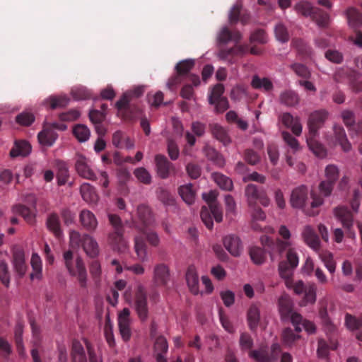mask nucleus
<instances>
[{
  "mask_svg": "<svg viewBox=\"0 0 362 362\" xmlns=\"http://www.w3.org/2000/svg\"><path fill=\"white\" fill-rule=\"evenodd\" d=\"M279 275L284 279L285 285L288 288L293 289L297 295H303L300 305L305 306L313 304L316 301V286L315 284H304L299 280L293 281L291 271L284 268V264L279 266Z\"/></svg>",
  "mask_w": 362,
  "mask_h": 362,
  "instance_id": "obj_1",
  "label": "nucleus"
},
{
  "mask_svg": "<svg viewBox=\"0 0 362 362\" xmlns=\"http://www.w3.org/2000/svg\"><path fill=\"white\" fill-rule=\"evenodd\" d=\"M327 117V113L325 110H319L313 112L309 117V132L306 138L309 148L318 157L323 158L326 156L325 148L315 140L317 130Z\"/></svg>",
  "mask_w": 362,
  "mask_h": 362,
  "instance_id": "obj_2",
  "label": "nucleus"
},
{
  "mask_svg": "<svg viewBox=\"0 0 362 362\" xmlns=\"http://www.w3.org/2000/svg\"><path fill=\"white\" fill-rule=\"evenodd\" d=\"M125 301L132 305L141 321H146L148 317L147 293L144 286L138 284L134 290L128 288L124 293Z\"/></svg>",
  "mask_w": 362,
  "mask_h": 362,
  "instance_id": "obj_3",
  "label": "nucleus"
},
{
  "mask_svg": "<svg viewBox=\"0 0 362 362\" xmlns=\"http://www.w3.org/2000/svg\"><path fill=\"white\" fill-rule=\"evenodd\" d=\"M65 267L69 274L75 278L81 287H85L87 283V272L81 257H74L71 250L63 254Z\"/></svg>",
  "mask_w": 362,
  "mask_h": 362,
  "instance_id": "obj_4",
  "label": "nucleus"
},
{
  "mask_svg": "<svg viewBox=\"0 0 362 362\" xmlns=\"http://www.w3.org/2000/svg\"><path fill=\"white\" fill-rule=\"evenodd\" d=\"M139 223L137 227L143 234L146 235L149 243L153 245H157L159 243V238L157 234L148 231L146 228L148 227L153 222L151 211L146 206H140L137 210Z\"/></svg>",
  "mask_w": 362,
  "mask_h": 362,
  "instance_id": "obj_5",
  "label": "nucleus"
},
{
  "mask_svg": "<svg viewBox=\"0 0 362 362\" xmlns=\"http://www.w3.org/2000/svg\"><path fill=\"white\" fill-rule=\"evenodd\" d=\"M334 184L333 182L323 180L319 185V194L315 190H312L311 201L310 203V209L307 210L308 214L310 216H315L318 214V211L315 209L323 204L324 199L322 197H327L331 194Z\"/></svg>",
  "mask_w": 362,
  "mask_h": 362,
  "instance_id": "obj_6",
  "label": "nucleus"
},
{
  "mask_svg": "<svg viewBox=\"0 0 362 362\" xmlns=\"http://www.w3.org/2000/svg\"><path fill=\"white\" fill-rule=\"evenodd\" d=\"M110 222L115 229V232L110 233L108 236V243L113 250L123 252L127 249V242L122 236V226L119 218L116 215L109 214Z\"/></svg>",
  "mask_w": 362,
  "mask_h": 362,
  "instance_id": "obj_7",
  "label": "nucleus"
},
{
  "mask_svg": "<svg viewBox=\"0 0 362 362\" xmlns=\"http://www.w3.org/2000/svg\"><path fill=\"white\" fill-rule=\"evenodd\" d=\"M294 8L298 13L304 16H310L320 27H325L329 22V16L327 13H321L308 1H301L296 4Z\"/></svg>",
  "mask_w": 362,
  "mask_h": 362,
  "instance_id": "obj_8",
  "label": "nucleus"
},
{
  "mask_svg": "<svg viewBox=\"0 0 362 362\" xmlns=\"http://www.w3.org/2000/svg\"><path fill=\"white\" fill-rule=\"evenodd\" d=\"M311 192L303 185L294 189L291 195L290 202L294 208H303L305 206L309 197L311 199Z\"/></svg>",
  "mask_w": 362,
  "mask_h": 362,
  "instance_id": "obj_9",
  "label": "nucleus"
},
{
  "mask_svg": "<svg viewBox=\"0 0 362 362\" xmlns=\"http://www.w3.org/2000/svg\"><path fill=\"white\" fill-rule=\"evenodd\" d=\"M130 310L124 308L118 315V325L120 334L124 341H128L131 337Z\"/></svg>",
  "mask_w": 362,
  "mask_h": 362,
  "instance_id": "obj_10",
  "label": "nucleus"
},
{
  "mask_svg": "<svg viewBox=\"0 0 362 362\" xmlns=\"http://www.w3.org/2000/svg\"><path fill=\"white\" fill-rule=\"evenodd\" d=\"M278 235L279 238L276 240V247L280 252H284L293 245L291 233L285 225H281L279 227Z\"/></svg>",
  "mask_w": 362,
  "mask_h": 362,
  "instance_id": "obj_11",
  "label": "nucleus"
},
{
  "mask_svg": "<svg viewBox=\"0 0 362 362\" xmlns=\"http://www.w3.org/2000/svg\"><path fill=\"white\" fill-rule=\"evenodd\" d=\"M291 321L295 327L296 332L298 333L300 332L303 328L309 334H314L316 331L315 324L303 319L302 316L298 313H293L291 316Z\"/></svg>",
  "mask_w": 362,
  "mask_h": 362,
  "instance_id": "obj_12",
  "label": "nucleus"
},
{
  "mask_svg": "<svg viewBox=\"0 0 362 362\" xmlns=\"http://www.w3.org/2000/svg\"><path fill=\"white\" fill-rule=\"evenodd\" d=\"M218 192L215 190L202 194V198L208 204L214 219L217 222H221L223 219V214L221 209L215 204Z\"/></svg>",
  "mask_w": 362,
  "mask_h": 362,
  "instance_id": "obj_13",
  "label": "nucleus"
},
{
  "mask_svg": "<svg viewBox=\"0 0 362 362\" xmlns=\"http://www.w3.org/2000/svg\"><path fill=\"white\" fill-rule=\"evenodd\" d=\"M12 266L14 272L20 277L23 276L28 271L25 253L23 250H16L13 255Z\"/></svg>",
  "mask_w": 362,
  "mask_h": 362,
  "instance_id": "obj_14",
  "label": "nucleus"
},
{
  "mask_svg": "<svg viewBox=\"0 0 362 362\" xmlns=\"http://www.w3.org/2000/svg\"><path fill=\"white\" fill-rule=\"evenodd\" d=\"M301 235L304 242L310 247L315 251L319 250L320 241L318 235L316 234L314 228L311 226L307 225L304 226Z\"/></svg>",
  "mask_w": 362,
  "mask_h": 362,
  "instance_id": "obj_15",
  "label": "nucleus"
},
{
  "mask_svg": "<svg viewBox=\"0 0 362 362\" xmlns=\"http://www.w3.org/2000/svg\"><path fill=\"white\" fill-rule=\"evenodd\" d=\"M76 170L78 175L83 178L89 180L96 179V175L90 168L87 158L83 156H78L76 162Z\"/></svg>",
  "mask_w": 362,
  "mask_h": 362,
  "instance_id": "obj_16",
  "label": "nucleus"
},
{
  "mask_svg": "<svg viewBox=\"0 0 362 362\" xmlns=\"http://www.w3.org/2000/svg\"><path fill=\"white\" fill-rule=\"evenodd\" d=\"M153 281L157 286H166L170 281L168 267L163 264H158L153 270Z\"/></svg>",
  "mask_w": 362,
  "mask_h": 362,
  "instance_id": "obj_17",
  "label": "nucleus"
},
{
  "mask_svg": "<svg viewBox=\"0 0 362 362\" xmlns=\"http://www.w3.org/2000/svg\"><path fill=\"white\" fill-rule=\"evenodd\" d=\"M281 351L280 346L279 344H274L272 346V356L269 357L267 356L264 350L253 351L250 352V356L256 362H271L272 359L276 358Z\"/></svg>",
  "mask_w": 362,
  "mask_h": 362,
  "instance_id": "obj_18",
  "label": "nucleus"
},
{
  "mask_svg": "<svg viewBox=\"0 0 362 362\" xmlns=\"http://www.w3.org/2000/svg\"><path fill=\"white\" fill-rule=\"evenodd\" d=\"M185 279L189 291L194 295H199L201 293L199 288V279L194 267H190L188 268L186 272Z\"/></svg>",
  "mask_w": 362,
  "mask_h": 362,
  "instance_id": "obj_19",
  "label": "nucleus"
},
{
  "mask_svg": "<svg viewBox=\"0 0 362 362\" xmlns=\"http://www.w3.org/2000/svg\"><path fill=\"white\" fill-rule=\"evenodd\" d=\"M30 265L32 272L30 274L31 281H40L42 279V262L40 255L33 252L30 258Z\"/></svg>",
  "mask_w": 362,
  "mask_h": 362,
  "instance_id": "obj_20",
  "label": "nucleus"
},
{
  "mask_svg": "<svg viewBox=\"0 0 362 362\" xmlns=\"http://www.w3.org/2000/svg\"><path fill=\"white\" fill-rule=\"evenodd\" d=\"M80 222L83 227L89 231H94L98 225V220L93 212L89 210H82L79 216Z\"/></svg>",
  "mask_w": 362,
  "mask_h": 362,
  "instance_id": "obj_21",
  "label": "nucleus"
},
{
  "mask_svg": "<svg viewBox=\"0 0 362 362\" xmlns=\"http://www.w3.org/2000/svg\"><path fill=\"white\" fill-rule=\"evenodd\" d=\"M226 249L233 256H239L243 250V246L239 238L234 235H227L223 239Z\"/></svg>",
  "mask_w": 362,
  "mask_h": 362,
  "instance_id": "obj_22",
  "label": "nucleus"
},
{
  "mask_svg": "<svg viewBox=\"0 0 362 362\" xmlns=\"http://www.w3.org/2000/svg\"><path fill=\"white\" fill-rule=\"evenodd\" d=\"M84 252L89 257H94L99 253V247L95 239L87 234L82 236L81 244Z\"/></svg>",
  "mask_w": 362,
  "mask_h": 362,
  "instance_id": "obj_23",
  "label": "nucleus"
},
{
  "mask_svg": "<svg viewBox=\"0 0 362 362\" xmlns=\"http://www.w3.org/2000/svg\"><path fill=\"white\" fill-rule=\"evenodd\" d=\"M334 216L339 219L343 226L349 230L353 226V216L351 213L344 206H339L334 210Z\"/></svg>",
  "mask_w": 362,
  "mask_h": 362,
  "instance_id": "obj_24",
  "label": "nucleus"
},
{
  "mask_svg": "<svg viewBox=\"0 0 362 362\" xmlns=\"http://www.w3.org/2000/svg\"><path fill=\"white\" fill-rule=\"evenodd\" d=\"M282 123L290 128L293 134L299 136L302 132V125L298 117H293L288 113H284L281 117Z\"/></svg>",
  "mask_w": 362,
  "mask_h": 362,
  "instance_id": "obj_25",
  "label": "nucleus"
},
{
  "mask_svg": "<svg viewBox=\"0 0 362 362\" xmlns=\"http://www.w3.org/2000/svg\"><path fill=\"white\" fill-rule=\"evenodd\" d=\"M37 137L42 146H51L55 142L57 135L52 128L46 127L38 134Z\"/></svg>",
  "mask_w": 362,
  "mask_h": 362,
  "instance_id": "obj_26",
  "label": "nucleus"
},
{
  "mask_svg": "<svg viewBox=\"0 0 362 362\" xmlns=\"http://www.w3.org/2000/svg\"><path fill=\"white\" fill-rule=\"evenodd\" d=\"M33 209L28 208L23 205H16L13 207L14 214H19L29 223H32L35 219V198L33 197Z\"/></svg>",
  "mask_w": 362,
  "mask_h": 362,
  "instance_id": "obj_27",
  "label": "nucleus"
},
{
  "mask_svg": "<svg viewBox=\"0 0 362 362\" xmlns=\"http://www.w3.org/2000/svg\"><path fill=\"white\" fill-rule=\"evenodd\" d=\"M154 349L156 353L157 362H166L165 358L163 356V354H165L168 349L166 339L162 336L158 337L156 340ZM177 362L182 361L177 360Z\"/></svg>",
  "mask_w": 362,
  "mask_h": 362,
  "instance_id": "obj_28",
  "label": "nucleus"
},
{
  "mask_svg": "<svg viewBox=\"0 0 362 362\" xmlns=\"http://www.w3.org/2000/svg\"><path fill=\"white\" fill-rule=\"evenodd\" d=\"M349 27L356 29L362 25V14L354 8H349L346 11Z\"/></svg>",
  "mask_w": 362,
  "mask_h": 362,
  "instance_id": "obj_29",
  "label": "nucleus"
},
{
  "mask_svg": "<svg viewBox=\"0 0 362 362\" xmlns=\"http://www.w3.org/2000/svg\"><path fill=\"white\" fill-rule=\"evenodd\" d=\"M179 194L187 204H192L195 201L196 190L193 189V186L190 183L181 185L179 188Z\"/></svg>",
  "mask_w": 362,
  "mask_h": 362,
  "instance_id": "obj_30",
  "label": "nucleus"
},
{
  "mask_svg": "<svg viewBox=\"0 0 362 362\" xmlns=\"http://www.w3.org/2000/svg\"><path fill=\"white\" fill-rule=\"evenodd\" d=\"M81 194L83 199L88 204H96L98 196L94 188L88 183H83L81 186Z\"/></svg>",
  "mask_w": 362,
  "mask_h": 362,
  "instance_id": "obj_31",
  "label": "nucleus"
},
{
  "mask_svg": "<svg viewBox=\"0 0 362 362\" xmlns=\"http://www.w3.org/2000/svg\"><path fill=\"white\" fill-rule=\"evenodd\" d=\"M247 320L250 329H255L259 323L260 320V311L256 305H252L247 315Z\"/></svg>",
  "mask_w": 362,
  "mask_h": 362,
  "instance_id": "obj_32",
  "label": "nucleus"
},
{
  "mask_svg": "<svg viewBox=\"0 0 362 362\" xmlns=\"http://www.w3.org/2000/svg\"><path fill=\"white\" fill-rule=\"evenodd\" d=\"M69 98L65 95H52L45 100L43 104L51 109L63 107L68 105Z\"/></svg>",
  "mask_w": 362,
  "mask_h": 362,
  "instance_id": "obj_33",
  "label": "nucleus"
},
{
  "mask_svg": "<svg viewBox=\"0 0 362 362\" xmlns=\"http://www.w3.org/2000/svg\"><path fill=\"white\" fill-rule=\"evenodd\" d=\"M31 152L30 144L25 141L16 142L14 147L11 150V157L26 156Z\"/></svg>",
  "mask_w": 362,
  "mask_h": 362,
  "instance_id": "obj_34",
  "label": "nucleus"
},
{
  "mask_svg": "<svg viewBox=\"0 0 362 362\" xmlns=\"http://www.w3.org/2000/svg\"><path fill=\"white\" fill-rule=\"evenodd\" d=\"M288 249V250L286 254V259L288 265H286L284 262H281L279 264V267L280 266L281 264H284V268L286 269L291 271L292 276L293 269H295L298 265L299 258L297 252L293 248H291V247H290Z\"/></svg>",
  "mask_w": 362,
  "mask_h": 362,
  "instance_id": "obj_35",
  "label": "nucleus"
},
{
  "mask_svg": "<svg viewBox=\"0 0 362 362\" xmlns=\"http://www.w3.org/2000/svg\"><path fill=\"white\" fill-rule=\"evenodd\" d=\"M292 303L288 296L283 295L279 299V310L282 317L293 313L291 312Z\"/></svg>",
  "mask_w": 362,
  "mask_h": 362,
  "instance_id": "obj_36",
  "label": "nucleus"
},
{
  "mask_svg": "<svg viewBox=\"0 0 362 362\" xmlns=\"http://www.w3.org/2000/svg\"><path fill=\"white\" fill-rule=\"evenodd\" d=\"M156 163L159 175L162 178L167 177L169 174L170 164L166 158L163 156L158 155L156 156Z\"/></svg>",
  "mask_w": 362,
  "mask_h": 362,
  "instance_id": "obj_37",
  "label": "nucleus"
},
{
  "mask_svg": "<svg viewBox=\"0 0 362 362\" xmlns=\"http://www.w3.org/2000/svg\"><path fill=\"white\" fill-rule=\"evenodd\" d=\"M47 226L56 237L60 238L62 235L60 222L58 216L56 214H51L49 216L47 221Z\"/></svg>",
  "mask_w": 362,
  "mask_h": 362,
  "instance_id": "obj_38",
  "label": "nucleus"
},
{
  "mask_svg": "<svg viewBox=\"0 0 362 362\" xmlns=\"http://www.w3.org/2000/svg\"><path fill=\"white\" fill-rule=\"evenodd\" d=\"M335 140L339 142L341 148L344 151H348L351 149V144L348 141L344 130L340 127H334Z\"/></svg>",
  "mask_w": 362,
  "mask_h": 362,
  "instance_id": "obj_39",
  "label": "nucleus"
},
{
  "mask_svg": "<svg viewBox=\"0 0 362 362\" xmlns=\"http://www.w3.org/2000/svg\"><path fill=\"white\" fill-rule=\"evenodd\" d=\"M213 135L221 141L224 145L230 142V139L228 135L226 130L221 126L215 124L211 127Z\"/></svg>",
  "mask_w": 362,
  "mask_h": 362,
  "instance_id": "obj_40",
  "label": "nucleus"
},
{
  "mask_svg": "<svg viewBox=\"0 0 362 362\" xmlns=\"http://www.w3.org/2000/svg\"><path fill=\"white\" fill-rule=\"evenodd\" d=\"M319 255L327 270L331 274L334 273L336 270V263L333 259V255L329 251H322Z\"/></svg>",
  "mask_w": 362,
  "mask_h": 362,
  "instance_id": "obj_41",
  "label": "nucleus"
},
{
  "mask_svg": "<svg viewBox=\"0 0 362 362\" xmlns=\"http://www.w3.org/2000/svg\"><path fill=\"white\" fill-rule=\"evenodd\" d=\"M73 133L79 142L86 141L90 135V130L83 124L76 125L73 129Z\"/></svg>",
  "mask_w": 362,
  "mask_h": 362,
  "instance_id": "obj_42",
  "label": "nucleus"
},
{
  "mask_svg": "<svg viewBox=\"0 0 362 362\" xmlns=\"http://www.w3.org/2000/svg\"><path fill=\"white\" fill-rule=\"evenodd\" d=\"M213 179L214 182L223 189L231 190L233 188V182L231 180L220 173H214Z\"/></svg>",
  "mask_w": 362,
  "mask_h": 362,
  "instance_id": "obj_43",
  "label": "nucleus"
},
{
  "mask_svg": "<svg viewBox=\"0 0 362 362\" xmlns=\"http://www.w3.org/2000/svg\"><path fill=\"white\" fill-rule=\"evenodd\" d=\"M261 192H259L254 185H248L245 189V195L250 206H254Z\"/></svg>",
  "mask_w": 362,
  "mask_h": 362,
  "instance_id": "obj_44",
  "label": "nucleus"
},
{
  "mask_svg": "<svg viewBox=\"0 0 362 362\" xmlns=\"http://www.w3.org/2000/svg\"><path fill=\"white\" fill-rule=\"evenodd\" d=\"M252 86L255 88L262 89L266 91L270 90L273 87L272 83L269 79L258 76L253 77Z\"/></svg>",
  "mask_w": 362,
  "mask_h": 362,
  "instance_id": "obj_45",
  "label": "nucleus"
},
{
  "mask_svg": "<svg viewBox=\"0 0 362 362\" xmlns=\"http://www.w3.org/2000/svg\"><path fill=\"white\" fill-rule=\"evenodd\" d=\"M300 338V334H295L291 328H286L282 332V341L287 346H292Z\"/></svg>",
  "mask_w": 362,
  "mask_h": 362,
  "instance_id": "obj_46",
  "label": "nucleus"
},
{
  "mask_svg": "<svg viewBox=\"0 0 362 362\" xmlns=\"http://www.w3.org/2000/svg\"><path fill=\"white\" fill-rule=\"evenodd\" d=\"M252 228L255 230H262V228L257 223L258 221H264L266 218L265 213L261 209H254L251 214Z\"/></svg>",
  "mask_w": 362,
  "mask_h": 362,
  "instance_id": "obj_47",
  "label": "nucleus"
},
{
  "mask_svg": "<svg viewBox=\"0 0 362 362\" xmlns=\"http://www.w3.org/2000/svg\"><path fill=\"white\" fill-rule=\"evenodd\" d=\"M250 257L255 264H262L265 262L266 254L264 251L259 247H252L250 250Z\"/></svg>",
  "mask_w": 362,
  "mask_h": 362,
  "instance_id": "obj_48",
  "label": "nucleus"
},
{
  "mask_svg": "<svg viewBox=\"0 0 362 362\" xmlns=\"http://www.w3.org/2000/svg\"><path fill=\"white\" fill-rule=\"evenodd\" d=\"M134 249L138 259L141 261H145L147 257L146 245L143 240L139 237H136L135 238Z\"/></svg>",
  "mask_w": 362,
  "mask_h": 362,
  "instance_id": "obj_49",
  "label": "nucleus"
},
{
  "mask_svg": "<svg viewBox=\"0 0 362 362\" xmlns=\"http://www.w3.org/2000/svg\"><path fill=\"white\" fill-rule=\"evenodd\" d=\"M345 325L349 330H356L362 326V317H356L346 314L345 316Z\"/></svg>",
  "mask_w": 362,
  "mask_h": 362,
  "instance_id": "obj_50",
  "label": "nucleus"
},
{
  "mask_svg": "<svg viewBox=\"0 0 362 362\" xmlns=\"http://www.w3.org/2000/svg\"><path fill=\"white\" fill-rule=\"evenodd\" d=\"M281 102L288 106H293L298 103L296 94L292 91L283 93L280 97Z\"/></svg>",
  "mask_w": 362,
  "mask_h": 362,
  "instance_id": "obj_51",
  "label": "nucleus"
},
{
  "mask_svg": "<svg viewBox=\"0 0 362 362\" xmlns=\"http://www.w3.org/2000/svg\"><path fill=\"white\" fill-rule=\"evenodd\" d=\"M241 38V35L238 33L234 35H232L230 31L226 28H223L218 35V40L220 42H226L228 40H238Z\"/></svg>",
  "mask_w": 362,
  "mask_h": 362,
  "instance_id": "obj_52",
  "label": "nucleus"
},
{
  "mask_svg": "<svg viewBox=\"0 0 362 362\" xmlns=\"http://www.w3.org/2000/svg\"><path fill=\"white\" fill-rule=\"evenodd\" d=\"M71 94L76 100H84L90 97L91 93L86 87H75L71 90Z\"/></svg>",
  "mask_w": 362,
  "mask_h": 362,
  "instance_id": "obj_53",
  "label": "nucleus"
},
{
  "mask_svg": "<svg viewBox=\"0 0 362 362\" xmlns=\"http://www.w3.org/2000/svg\"><path fill=\"white\" fill-rule=\"evenodd\" d=\"M224 92V87L221 84L216 85L211 90V94L209 97V101L210 104H214L218 100L223 98L222 95Z\"/></svg>",
  "mask_w": 362,
  "mask_h": 362,
  "instance_id": "obj_54",
  "label": "nucleus"
},
{
  "mask_svg": "<svg viewBox=\"0 0 362 362\" xmlns=\"http://www.w3.org/2000/svg\"><path fill=\"white\" fill-rule=\"evenodd\" d=\"M339 170L337 166L334 165H327L325 169V180L327 181L334 183L339 178Z\"/></svg>",
  "mask_w": 362,
  "mask_h": 362,
  "instance_id": "obj_55",
  "label": "nucleus"
},
{
  "mask_svg": "<svg viewBox=\"0 0 362 362\" xmlns=\"http://www.w3.org/2000/svg\"><path fill=\"white\" fill-rule=\"evenodd\" d=\"M90 119L96 124L95 129L100 133L103 134V130L100 129L99 123L104 119V115L98 110H92L89 113Z\"/></svg>",
  "mask_w": 362,
  "mask_h": 362,
  "instance_id": "obj_56",
  "label": "nucleus"
},
{
  "mask_svg": "<svg viewBox=\"0 0 362 362\" xmlns=\"http://www.w3.org/2000/svg\"><path fill=\"white\" fill-rule=\"evenodd\" d=\"M35 120L34 115L28 112H23L16 117V122L24 126L30 125Z\"/></svg>",
  "mask_w": 362,
  "mask_h": 362,
  "instance_id": "obj_57",
  "label": "nucleus"
},
{
  "mask_svg": "<svg viewBox=\"0 0 362 362\" xmlns=\"http://www.w3.org/2000/svg\"><path fill=\"white\" fill-rule=\"evenodd\" d=\"M0 280L6 286H8L10 283V275L8 265L4 262H1L0 263Z\"/></svg>",
  "mask_w": 362,
  "mask_h": 362,
  "instance_id": "obj_58",
  "label": "nucleus"
},
{
  "mask_svg": "<svg viewBox=\"0 0 362 362\" xmlns=\"http://www.w3.org/2000/svg\"><path fill=\"white\" fill-rule=\"evenodd\" d=\"M206 154L209 157V159L214 160V162L218 166H223L225 163L224 160L221 156L218 154V153L211 148H206L205 149Z\"/></svg>",
  "mask_w": 362,
  "mask_h": 362,
  "instance_id": "obj_59",
  "label": "nucleus"
},
{
  "mask_svg": "<svg viewBox=\"0 0 362 362\" xmlns=\"http://www.w3.org/2000/svg\"><path fill=\"white\" fill-rule=\"evenodd\" d=\"M276 37L279 41L286 42L288 40V33L285 26L281 23L275 28Z\"/></svg>",
  "mask_w": 362,
  "mask_h": 362,
  "instance_id": "obj_60",
  "label": "nucleus"
},
{
  "mask_svg": "<svg viewBox=\"0 0 362 362\" xmlns=\"http://www.w3.org/2000/svg\"><path fill=\"white\" fill-rule=\"evenodd\" d=\"M136 177L141 182L148 184L151 182V175L148 172L143 168H137L134 170Z\"/></svg>",
  "mask_w": 362,
  "mask_h": 362,
  "instance_id": "obj_61",
  "label": "nucleus"
},
{
  "mask_svg": "<svg viewBox=\"0 0 362 362\" xmlns=\"http://www.w3.org/2000/svg\"><path fill=\"white\" fill-rule=\"evenodd\" d=\"M194 61L192 59L184 60L176 66L177 72L180 74L187 73L194 66Z\"/></svg>",
  "mask_w": 362,
  "mask_h": 362,
  "instance_id": "obj_62",
  "label": "nucleus"
},
{
  "mask_svg": "<svg viewBox=\"0 0 362 362\" xmlns=\"http://www.w3.org/2000/svg\"><path fill=\"white\" fill-rule=\"evenodd\" d=\"M201 279L202 285L204 286V288L203 290H201V293L199 294H211L214 291V286L211 279L207 276H202Z\"/></svg>",
  "mask_w": 362,
  "mask_h": 362,
  "instance_id": "obj_63",
  "label": "nucleus"
},
{
  "mask_svg": "<svg viewBox=\"0 0 362 362\" xmlns=\"http://www.w3.org/2000/svg\"><path fill=\"white\" fill-rule=\"evenodd\" d=\"M292 69L295 73L303 78H308L310 76V72L306 66L300 64H295L292 66Z\"/></svg>",
  "mask_w": 362,
  "mask_h": 362,
  "instance_id": "obj_64",
  "label": "nucleus"
}]
</instances>
